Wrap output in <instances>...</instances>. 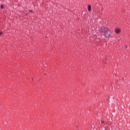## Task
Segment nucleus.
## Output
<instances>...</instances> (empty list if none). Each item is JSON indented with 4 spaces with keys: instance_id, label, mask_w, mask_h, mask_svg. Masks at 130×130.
Returning <instances> with one entry per match:
<instances>
[{
    "instance_id": "obj_8",
    "label": "nucleus",
    "mask_w": 130,
    "mask_h": 130,
    "mask_svg": "<svg viewBox=\"0 0 130 130\" xmlns=\"http://www.w3.org/2000/svg\"><path fill=\"white\" fill-rule=\"evenodd\" d=\"M126 48H127V46H126Z\"/></svg>"
},
{
    "instance_id": "obj_3",
    "label": "nucleus",
    "mask_w": 130,
    "mask_h": 130,
    "mask_svg": "<svg viewBox=\"0 0 130 130\" xmlns=\"http://www.w3.org/2000/svg\"><path fill=\"white\" fill-rule=\"evenodd\" d=\"M91 6L90 5H88V12H91Z\"/></svg>"
},
{
    "instance_id": "obj_6",
    "label": "nucleus",
    "mask_w": 130,
    "mask_h": 130,
    "mask_svg": "<svg viewBox=\"0 0 130 130\" xmlns=\"http://www.w3.org/2000/svg\"><path fill=\"white\" fill-rule=\"evenodd\" d=\"M102 123H104V121L102 120Z\"/></svg>"
},
{
    "instance_id": "obj_2",
    "label": "nucleus",
    "mask_w": 130,
    "mask_h": 130,
    "mask_svg": "<svg viewBox=\"0 0 130 130\" xmlns=\"http://www.w3.org/2000/svg\"><path fill=\"white\" fill-rule=\"evenodd\" d=\"M115 32L116 33V34H119L120 33L121 30L119 28H116L115 30Z\"/></svg>"
},
{
    "instance_id": "obj_4",
    "label": "nucleus",
    "mask_w": 130,
    "mask_h": 130,
    "mask_svg": "<svg viewBox=\"0 0 130 130\" xmlns=\"http://www.w3.org/2000/svg\"><path fill=\"white\" fill-rule=\"evenodd\" d=\"M1 9H4V5H2L1 6Z\"/></svg>"
},
{
    "instance_id": "obj_1",
    "label": "nucleus",
    "mask_w": 130,
    "mask_h": 130,
    "mask_svg": "<svg viewBox=\"0 0 130 130\" xmlns=\"http://www.w3.org/2000/svg\"><path fill=\"white\" fill-rule=\"evenodd\" d=\"M100 31L102 34H104L106 37H110L111 36V31L105 27L101 28Z\"/></svg>"
},
{
    "instance_id": "obj_7",
    "label": "nucleus",
    "mask_w": 130,
    "mask_h": 130,
    "mask_svg": "<svg viewBox=\"0 0 130 130\" xmlns=\"http://www.w3.org/2000/svg\"><path fill=\"white\" fill-rule=\"evenodd\" d=\"M29 12H30L31 13H32V11L30 10Z\"/></svg>"
},
{
    "instance_id": "obj_9",
    "label": "nucleus",
    "mask_w": 130,
    "mask_h": 130,
    "mask_svg": "<svg viewBox=\"0 0 130 130\" xmlns=\"http://www.w3.org/2000/svg\"><path fill=\"white\" fill-rule=\"evenodd\" d=\"M1 104H0V107H1Z\"/></svg>"
},
{
    "instance_id": "obj_5",
    "label": "nucleus",
    "mask_w": 130,
    "mask_h": 130,
    "mask_svg": "<svg viewBox=\"0 0 130 130\" xmlns=\"http://www.w3.org/2000/svg\"><path fill=\"white\" fill-rule=\"evenodd\" d=\"M2 34H3V32H2V31H1V32H0V35H2Z\"/></svg>"
}]
</instances>
